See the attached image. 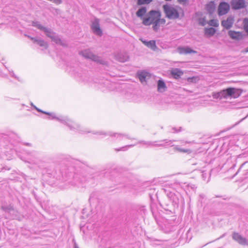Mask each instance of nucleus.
Returning <instances> with one entry per match:
<instances>
[{
    "label": "nucleus",
    "mask_w": 248,
    "mask_h": 248,
    "mask_svg": "<svg viewBox=\"0 0 248 248\" xmlns=\"http://www.w3.org/2000/svg\"><path fill=\"white\" fill-rule=\"evenodd\" d=\"M34 108L38 111L43 113L47 114L49 116L47 118L49 120L55 119L62 124L66 125L70 130L77 131L81 134H86L91 132L88 128L81 127L78 124L75 123L68 117L65 116H57L55 113L47 112L44 111L40 109L37 108L36 106H34Z\"/></svg>",
    "instance_id": "obj_1"
},
{
    "label": "nucleus",
    "mask_w": 248,
    "mask_h": 248,
    "mask_svg": "<svg viewBox=\"0 0 248 248\" xmlns=\"http://www.w3.org/2000/svg\"><path fill=\"white\" fill-rule=\"evenodd\" d=\"M34 108L38 111L43 113L47 114L49 116L47 118L49 120L55 119L62 124L66 125L70 130L77 131L81 134H86L91 132L88 128L81 127L78 124L75 123L68 117L65 116H57L55 113L47 112L44 111L40 109L37 108L36 106H34Z\"/></svg>",
    "instance_id": "obj_2"
},
{
    "label": "nucleus",
    "mask_w": 248,
    "mask_h": 248,
    "mask_svg": "<svg viewBox=\"0 0 248 248\" xmlns=\"http://www.w3.org/2000/svg\"><path fill=\"white\" fill-rule=\"evenodd\" d=\"M241 93L242 91L240 89L234 88H228L219 92L213 93L212 96L214 99L236 98L241 95Z\"/></svg>",
    "instance_id": "obj_3"
},
{
    "label": "nucleus",
    "mask_w": 248,
    "mask_h": 248,
    "mask_svg": "<svg viewBox=\"0 0 248 248\" xmlns=\"http://www.w3.org/2000/svg\"><path fill=\"white\" fill-rule=\"evenodd\" d=\"M235 166L236 160L235 159L232 160L231 157L227 159L226 162L223 164L222 169L225 171L227 178L232 179L239 173L238 170L236 172L234 170Z\"/></svg>",
    "instance_id": "obj_4"
},
{
    "label": "nucleus",
    "mask_w": 248,
    "mask_h": 248,
    "mask_svg": "<svg viewBox=\"0 0 248 248\" xmlns=\"http://www.w3.org/2000/svg\"><path fill=\"white\" fill-rule=\"evenodd\" d=\"M174 141H176V140H169L167 139L161 140L158 141L159 143H157V141H154V146L162 147L164 148H166L168 146H174V150L179 152L185 153H190L191 152V151L190 149L182 148L179 145L174 146V145L173 144V142Z\"/></svg>",
    "instance_id": "obj_5"
},
{
    "label": "nucleus",
    "mask_w": 248,
    "mask_h": 248,
    "mask_svg": "<svg viewBox=\"0 0 248 248\" xmlns=\"http://www.w3.org/2000/svg\"><path fill=\"white\" fill-rule=\"evenodd\" d=\"M180 185L177 183L169 184L162 189V190L166 194L167 197L173 202H176L178 200L177 195L174 193L179 188Z\"/></svg>",
    "instance_id": "obj_6"
},
{
    "label": "nucleus",
    "mask_w": 248,
    "mask_h": 248,
    "mask_svg": "<svg viewBox=\"0 0 248 248\" xmlns=\"http://www.w3.org/2000/svg\"><path fill=\"white\" fill-rule=\"evenodd\" d=\"M93 134L96 135V137L97 138H103L107 137V136H109L111 137L115 138L119 140H121L124 139H127L131 140H135V138H132L130 137L128 135L126 134L112 133L111 132H108L107 133L102 131L93 132Z\"/></svg>",
    "instance_id": "obj_7"
},
{
    "label": "nucleus",
    "mask_w": 248,
    "mask_h": 248,
    "mask_svg": "<svg viewBox=\"0 0 248 248\" xmlns=\"http://www.w3.org/2000/svg\"><path fill=\"white\" fill-rule=\"evenodd\" d=\"M161 16V14L160 11L151 10L148 13L147 16L143 18L142 24L145 26L151 25L157 18Z\"/></svg>",
    "instance_id": "obj_8"
},
{
    "label": "nucleus",
    "mask_w": 248,
    "mask_h": 248,
    "mask_svg": "<svg viewBox=\"0 0 248 248\" xmlns=\"http://www.w3.org/2000/svg\"><path fill=\"white\" fill-rule=\"evenodd\" d=\"M163 9L166 16L169 19H176L179 15L177 10L171 5L166 4L163 5Z\"/></svg>",
    "instance_id": "obj_9"
},
{
    "label": "nucleus",
    "mask_w": 248,
    "mask_h": 248,
    "mask_svg": "<svg viewBox=\"0 0 248 248\" xmlns=\"http://www.w3.org/2000/svg\"><path fill=\"white\" fill-rule=\"evenodd\" d=\"M82 56L86 59L101 64H106V62L101 57L93 54L90 49H86L81 52Z\"/></svg>",
    "instance_id": "obj_10"
},
{
    "label": "nucleus",
    "mask_w": 248,
    "mask_h": 248,
    "mask_svg": "<svg viewBox=\"0 0 248 248\" xmlns=\"http://www.w3.org/2000/svg\"><path fill=\"white\" fill-rule=\"evenodd\" d=\"M141 144L142 145V146L144 147L145 148H148L150 147L154 146V141H145V140H139L135 144L125 145L122 147H121L120 148H116V149H115V150L117 152H119V151H125L127 150L129 148H130L131 147H133L134 146H135L137 144Z\"/></svg>",
    "instance_id": "obj_11"
},
{
    "label": "nucleus",
    "mask_w": 248,
    "mask_h": 248,
    "mask_svg": "<svg viewBox=\"0 0 248 248\" xmlns=\"http://www.w3.org/2000/svg\"><path fill=\"white\" fill-rule=\"evenodd\" d=\"M91 27L95 34L99 36L102 35V31L100 28L99 20L98 19L95 18L92 22Z\"/></svg>",
    "instance_id": "obj_12"
},
{
    "label": "nucleus",
    "mask_w": 248,
    "mask_h": 248,
    "mask_svg": "<svg viewBox=\"0 0 248 248\" xmlns=\"http://www.w3.org/2000/svg\"><path fill=\"white\" fill-rule=\"evenodd\" d=\"M230 9L229 4L226 2H221L218 7V14L219 16H223L226 14Z\"/></svg>",
    "instance_id": "obj_13"
},
{
    "label": "nucleus",
    "mask_w": 248,
    "mask_h": 248,
    "mask_svg": "<svg viewBox=\"0 0 248 248\" xmlns=\"http://www.w3.org/2000/svg\"><path fill=\"white\" fill-rule=\"evenodd\" d=\"M75 76L79 78V81L85 82H88L89 81L88 74L86 72L83 71L82 70L78 69V71L75 72Z\"/></svg>",
    "instance_id": "obj_14"
},
{
    "label": "nucleus",
    "mask_w": 248,
    "mask_h": 248,
    "mask_svg": "<svg viewBox=\"0 0 248 248\" xmlns=\"http://www.w3.org/2000/svg\"><path fill=\"white\" fill-rule=\"evenodd\" d=\"M232 239L242 245H248V240L237 232H233L232 235Z\"/></svg>",
    "instance_id": "obj_15"
},
{
    "label": "nucleus",
    "mask_w": 248,
    "mask_h": 248,
    "mask_svg": "<svg viewBox=\"0 0 248 248\" xmlns=\"http://www.w3.org/2000/svg\"><path fill=\"white\" fill-rule=\"evenodd\" d=\"M231 4L232 9L238 10L245 8L246 4L244 0H232Z\"/></svg>",
    "instance_id": "obj_16"
},
{
    "label": "nucleus",
    "mask_w": 248,
    "mask_h": 248,
    "mask_svg": "<svg viewBox=\"0 0 248 248\" xmlns=\"http://www.w3.org/2000/svg\"><path fill=\"white\" fill-rule=\"evenodd\" d=\"M239 173L242 175V179L248 178V161L243 163L238 169Z\"/></svg>",
    "instance_id": "obj_17"
},
{
    "label": "nucleus",
    "mask_w": 248,
    "mask_h": 248,
    "mask_svg": "<svg viewBox=\"0 0 248 248\" xmlns=\"http://www.w3.org/2000/svg\"><path fill=\"white\" fill-rule=\"evenodd\" d=\"M46 35L50 38L52 41L54 42L57 44H61V40L60 38L57 36L55 33L49 29L48 31L46 33Z\"/></svg>",
    "instance_id": "obj_18"
},
{
    "label": "nucleus",
    "mask_w": 248,
    "mask_h": 248,
    "mask_svg": "<svg viewBox=\"0 0 248 248\" xmlns=\"http://www.w3.org/2000/svg\"><path fill=\"white\" fill-rule=\"evenodd\" d=\"M166 23V20L164 18H161V17L157 18L155 21L152 24L153 30L157 32L160 26V25H164Z\"/></svg>",
    "instance_id": "obj_19"
},
{
    "label": "nucleus",
    "mask_w": 248,
    "mask_h": 248,
    "mask_svg": "<svg viewBox=\"0 0 248 248\" xmlns=\"http://www.w3.org/2000/svg\"><path fill=\"white\" fill-rule=\"evenodd\" d=\"M234 22L233 17L229 16L226 20H223L221 21V25L226 29H230Z\"/></svg>",
    "instance_id": "obj_20"
},
{
    "label": "nucleus",
    "mask_w": 248,
    "mask_h": 248,
    "mask_svg": "<svg viewBox=\"0 0 248 248\" xmlns=\"http://www.w3.org/2000/svg\"><path fill=\"white\" fill-rule=\"evenodd\" d=\"M115 57L116 60L122 62H127L129 59V57L126 52H120Z\"/></svg>",
    "instance_id": "obj_21"
},
{
    "label": "nucleus",
    "mask_w": 248,
    "mask_h": 248,
    "mask_svg": "<svg viewBox=\"0 0 248 248\" xmlns=\"http://www.w3.org/2000/svg\"><path fill=\"white\" fill-rule=\"evenodd\" d=\"M150 76V74L145 71H141L138 73V77L142 84L146 83V79L147 78H149Z\"/></svg>",
    "instance_id": "obj_22"
},
{
    "label": "nucleus",
    "mask_w": 248,
    "mask_h": 248,
    "mask_svg": "<svg viewBox=\"0 0 248 248\" xmlns=\"http://www.w3.org/2000/svg\"><path fill=\"white\" fill-rule=\"evenodd\" d=\"M171 75L175 79H178L183 75V72L179 68H173L170 71Z\"/></svg>",
    "instance_id": "obj_23"
},
{
    "label": "nucleus",
    "mask_w": 248,
    "mask_h": 248,
    "mask_svg": "<svg viewBox=\"0 0 248 248\" xmlns=\"http://www.w3.org/2000/svg\"><path fill=\"white\" fill-rule=\"evenodd\" d=\"M179 50L181 54H190V53H196V51L192 49L188 46L186 47H179Z\"/></svg>",
    "instance_id": "obj_24"
},
{
    "label": "nucleus",
    "mask_w": 248,
    "mask_h": 248,
    "mask_svg": "<svg viewBox=\"0 0 248 248\" xmlns=\"http://www.w3.org/2000/svg\"><path fill=\"white\" fill-rule=\"evenodd\" d=\"M32 26L33 27H36L40 31H43L45 34L46 33V32L49 29V28H47L44 27L38 21H33L32 22Z\"/></svg>",
    "instance_id": "obj_25"
},
{
    "label": "nucleus",
    "mask_w": 248,
    "mask_h": 248,
    "mask_svg": "<svg viewBox=\"0 0 248 248\" xmlns=\"http://www.w3.org/2000/svg\"><path fill=\"white\" fill-rule=\"evenodd\" d=\"M31 39L33 41L34 43L37 44L39 46L44 47L45 48H46L47 47V43L43 39L40 38H31Z\"/></svg>",
    "instance_id": "obj_26"
},
{
    "label": "nucleus",
    "mask_w": 248,
    "mask_h": 248,
    "mask_svg": "<svg viewBox=\"0 0 248 248\" xmlns=\"http://www.w3.org/2000/svg\"><path fill=\"white\" fill-rule=\"evenodd\" d=\"M167 88L166 84L162 80L159 79L157 82V90L159 92L163 93L165 91Z\"/></svg>",
    "instance_id": "obj_27"
},
{
    "label": "nucleus",
    "mask_w": 248,
    "mask_h": 248,
    "mask_svg": "<svg viewBox=\"0 0 248 248\" xmlns=\"http://www.w3.org/2000/svg\"><path fill=\"white\" fill-rule=\"evenodd\" d=\"M206 10L209 14H213L215 10V5L214 2L211 1L208 3H207L206 5Z\"/></svg>",
    "instance_id": "obj_28"
},
{
    "label": "nucleus",
    "mask_w": 248,
    "mask_h": 248,
    "mask_svg": "<svg viewBox=\"0 0 248 248\" xmlns=\"http://www.w3.org/2000/svg\"><path fill=\"white\" fill-rule=\"evenodd\" d=\"M147 12V9L145 7H142L140 8L136 12V15L138 17H140L143 20V18H145L143 17L144 15Z\"/></svg>",
    "instance_id": "obj_29"
},
{
    "label": "nucleus",
    "mask_w": 248,
    "mask_h": 248,
    "mask_svg": "<svg viewBox=\"0 0 248 248\" xmlns=\"http://www.w3.org/2000/svg\"><path fill=\"white\" fill-rule=\"evenodd\" d=\"M176 226L170 225L169 223L164 224L163 229L165 233H169L175 230Z\"/></svg>",
    "instance_id": "obj_30"
},
{
    "label": "nucleus",
    "mask_w": 248,
    "mask_h": 248,
    "mask_svg": "<svg viewBox=\"0 0 248 248\" xmlns=\"http://www.w3.org/2000/svg\"><path fill=\"white\" fill-rule=\"evenodd\" d=\"M228 34L231 38L234 39H239L242 35L241 33L239 32H236L235 31H230L228 32Z\"/></svg>",
    "instance_id": "obj_31"
},
{
    "label": "nucleus",
    "mask_w": 248,
    "mask_h": 248,
    "mask_svg": "<svg viewBox=\"0 0 248 248\" xmlns=\"http://www.w3.org/2000/svg\"><path fill=\"white\" fill-rule=\"evenodd\" d=\"M216 31V30L212 27L208 28H206L204 29L205 35L208 37H211V36H213L215 34Z\"/></svg>",
    "instance_id": "obj_32"
},
{
    "label": "nucleus",
    "mask_w": 248,
    "mask_h": 248,
    "mask_svg": "<svg viewBox=\"0 0 248 248\" xmlns=\"http://www.w3.org/2000/svg\"><path fill=\"white\" fill-rule=\"evenodd\" d=\"M1 208L5 212L8 213L10 214H13L15 212V210L13 208V207L11 205H3L1 207Z\"/></svg>",
    "instance_id": "obj_33"
},
{
    "label": "nucleus",
    "mask_w": 248,
    "mask_h": 248,
    "mask_svg": "<svg viewBox=\"0 0 248 248\" xmlns=\"http://www.w3.org/2000/svg\"><path fill=\"white\" fill-rule=\"evenodd\" d=\"M74 182L73 185L74 186H76L78 187L84 186L83 181L81 180L77 176L74 177Z\"/></svg>",
    "instance_id": "obj_34"
},
{
    "label": "nucleus",
    "mask_w": 248,
    "mask_h": 248,
    "mask_svg": "<svg viewBox=\"0 0 248 248\" xmlns=\"http://www.w3.org/2000/svg\"><path fill=\"white\" fill-rule=\"evenodd\" d=\"M207 24L211 26L215 27H217L219 26L218 21L217 19H211L207 22Z\"/></svg>",
    "instance_id": "obj_35"
},
{
    "label": "nucleus",
    "mask_w": 248,
    "mask_h": 248,
    "mask_svg": "<svg viewBox=\"0 0 248 248\" xmlns=\"http://www.w3.org/2000/svg\"><path fill=\"white\" fill-rule=\"evenodd\" d=\"M147 46L153 50H155L156 48V46L155 41V40H150L148 42V44L147 45Z\"/></svg>",
    "instance_id": "obj_36"
},
{
    "label": "nucleus",
    "mask_w": 248,
    "mask_h": 248,
    "mask_svg": "<svg viewBox=\"0 0 248 248\" xmlns=\"http://www.w3.org/2000/svg\"><path fill=\"white\" fill-rule=\"evenodd\" d=\"M100 84H104V86L106 87V88H109L108 84H109L110 82L107 79H102L101 81L99 82Z\"/></svg>",
    "instance_id": "obj_37"
},
{
    "label": "nucleus",
    "mask_w": 248,
    "mask_h": 248,
    "mask_svg": "<svg viewBox=\"0 0 248 248\" xmlns=\"http://www.w3.org/2000/svg\"><path fill=\"white\" fill-rule=\"evenodd\" d=\"M152 0H138L137 3L138 5H142L144 4L149 3Z\"/></svg>",
    "instance_id": "obj_38"
},
{
    "label": "nucleus",
    "mask_w": 248,
    "mask_h": 248,
    "mask_svg": "<svg viewBox=\"0 0 248 248\" xmlns=\"http://www.w3.org/2000/svg\"><path fill=\"white\" fill-rule=\"evenodd\" d=\"M206 23H207V22H206L205 17H202L199 19V24L201 25L204 26L206 25Z\"/></svg>",
    "instance_id": "obj_39"
},
{
    "label": "nucleus",
    "mask_w": 248,
    "mask_h": 248,
    "mask_svg": "<svg viewBox=\"0 0 248 248\" xmlns=\"http://www.w3.org/2000/svg\"><path fill=\"white\" fill-rule=\"evenodd\" d=\"M197 80V78L195 77H190L187 78V81L189 82H196Z\"/></svg>",
    "instance_id": "obj_40"
},
{
    "label": "nucleus",
    "mask_w": 248,
    "mask_h": 248,
    "mask_svg": "<svg viewBox=\"0 0 248 248\" xmlns=\"http://www.w3.org/2000/svg\"><path fill=\"white\" fill-rule=\"evenodd\" d=\"M172 130V133H178L182 130V127H179V128L173 127Z\"/></svg>",
    "instance_id": "obj_41"
},
{
    "label": "nucleus",
    "mask_w": 248,
    "mask_h": 248,
    "mask_svg": "<svg viewBox=\"0 0 248 248\" xmlns=\"http://www.w3.org/2000/svg\"><path fill=\"white\" fill-rule=\"evenodd\" d=\"M180 143L183 146L185 145L186 144H189V143H191L192 142V141H185L184 140H180Z\"/></svg>",
    "instance_id": "obj_42"
},
{
    "label": "nucleus",
    "mask_w": 248,
    "mask_h": 248,
    "mask_svg": "<svg viewBox=\"0 0 248 248\" xmlns=\"http://www.w3.org/2000/svg\"><path fill=\"white\" fill-rule=\"evenodd\" d=\"M9 73H10V76H11V77H13V78H16V79H17V80H19V79H18V77H17L16 76V75L14 74V73L13 72V71L11 72V71H9Z\"/></svg>",
    "instance_id": "obj_43"
},
{
    "label": "nucleus",
    "mask_w": 248,
    "mask_h": 248,
    "mask_svg": "<svg viewBox=\"0 0 248 248\" xmlns=\"http://www.w3.org/2000/svg\"><path fill=\"white\" fill-rule=\"evenodd\" d=\"M202 177L203 180H205L207 176H208V174L204 171L202 172Z\"/></svg>",
    "instance_id": "obj_44"
},
{
    "label": "nucleus",
    "mask_w": 248,
    "mask_h": 248,
    "mask_svg": "<svg viewBox=\"0 0 248 248\" xmlns=\"http://www.w3.org/2000/svg\"><path fill=\"white\" fill-rule=\"evenodd\" d=\"M244 29L245 31L248 33V23H245L244 24Z\"/></svg>",
    "instance_id": "obj_45"
},
{
    "label": "nucleus",
    "mask_w": 248,
    "mask_h": 248,
    "mask_svg": "<svg viewBox=\"0 0 248 248\" xmlns=\"http://www.w3.org/2000/svg\"><path fill=\"white\" fill-rule=\"evenodd\" d=\"M141 41L146 46H147V45L148 44L149 41L143 40L142 39H141Z\"/></svg>",
    "instance_id": "obj_46"
},
{
    "label": "nucleus",
    "mask_w": 248,
    "mask_h": 248,
    "mask_svg": "<svg viewBox=\"0 0 248 248\" xmlns=\"http://www.w3.org/2000/svg\"><path fill=\"white\" fill-rule=\"evenodd\" d=\"M74 242V248H79L77 244L76 243L74 240H73Z\"/></svg>",
    "instance_id": "obj_47"
},
{
    "label": "nucleus",
    "mask_w": 248,
    "mask_h": 248,
    "mask_svg": "<svg viewBox=\"0 0 248 248\" xmlns=\"http://www.w3.org/2000/svg\"><path fill=\"white\" fill-rule=\"evenodd\" d=\"M177 1L180 3H182L186 2V0H177Z\"/></svg>",
    "instance_id": "obj_48"
},
{
    "label": "nucleus",
    "mask_w": 248,
    "mask_h": 248,
    "mask_svg": "<svg viewBox=\"0 0 248 248\" xmlns=\"http://www.w3.org/2000/svg\"><path fill=\"white\" fill-rule=\"evenodd\" d=\"M0 76L1 77H3V78H6L7 77V75L3 74V73H0Z\"/></svg>",
    "instance_id": "obj_49"
},
{
    "label": "nucleus",
    "mask_w": 248,
    "mask_h": 248,
    "mask_svg": "<svg viewBox=\"0 0 248 248\" xmlns=\"http://www.w3.org/2000/svg\"><path fill=\"white\" fill-rule=\"evenodd\" d=\"M31 154H32V155L34 156H36L37 155V153H36V152H32Z\"/></svg>",
    "instance_id": "obj_50"
},
{
    "label": "nucleus",
    "mask_w": 248,
    "mask_h": 248,
    "mask_svg": "<svg viewBox=\"0 0 248 248\" xmlns=\"http://www.w3.org/2000/svg\"><path fill=\"white\" fill-rule=\"evenodd\" d=\"M243 120V119H241L240 121L238 122L237 123H236L234 125H237V124H238L240 122H241L242 120Z\"/></svg>",
    "instance_id": "obj_51"
},
{
    "label": "nucleus",
    "mask_w": 248,
    "mask_h": 248,
    "mask_svg": "<svg viewBox=\"0 0 248 248\" xmlns=\"http://www.w3.org/2000/svg\"><path fill=\"white\" fill-rule=\"evenodd\" d=\"M245 52H248V46L245 49Z\"/></svg>",
    "instance_id": "obj_52"
},
{
    "label": "nucleus",
    "mask_w": 248,
    "mask_h": 248,
    "mask_svg": "<svg viewBox=\"0 0 248 248\" xmlns=\"http://www.w3.org/2000/svg\"><path fill=\"white\" fill-rule=\"evenodd\" d=\"M31 106L32 107H33V108H34V106H35L33 104V103H31Z\"/></svg>",
    "instance_id": "obj_53"
},
{
    "label": "nucleus",
    "mask_w": 248,
    "mask_h": 248,
    "mask_svg": "<svg viewBox=\"0 0 248 248\" xmlns=\"http://www.w3.org/2000/svg\"><path fill=\"white\" fill-rule=\"evenodd\" d=\"M200 196L202 198H203V195H200Z\"/></svg>",
    "instance_id": "obj_54"
},
{
    "label": "nucleus",
    "mask_w": 248,
    "mask_h": 248,
    "mask_svg": "<svg viewBox=\"0 0 248 248\" xmlns=\"http://www.w3.org/2000/svg\"><path fill=\"white\" fill-rule=\"evenodd\" d=\"M246 20H247V21H248V19H246V18H245V20H244V21H246Z\"/></svg>",
    "instance_id": "obj_55"
}]
</instances>
